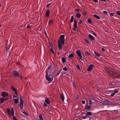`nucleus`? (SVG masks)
<instances>
[{"instance_id":"4c0bfd02","label":"nucleus","mask_w":120,"mask_h":120,"mask_svg":"<svg viewBox=\"0 0 120 120\" xmlns=\"http://www.w3.org/2000/svg\"><path fill=\"white\" fill-rule=\"evenodd\" d=\"M52 65H49V66L47 68V69L48 70H49V69H51L52 68Z\"/></svg>"},{"instance_id":"ea45409f","label":"nucleus","mask_w":120,"mask_h":120,"mask_svg":"<svg viewBox=\"0 0 120 120\" xmlns=\"http://www.w3.org/2000/svg\"><path fill=\"white\" fill-rule=\"evenodd\" d=\"M87 117L86 116H81V118L82 119H85L86 118H87Z\"/></svg>"},{"instance_id":"13d9d810","label":"nucleus","mask_w":120,"mask_h":120,"mask_svg":"<svg viewBox=\"0 0 120 120\" xmlns=\"http://www.w3.org/2000/svg\"><path fill=\"white\" fill-rule=\"evenodd\" d=\"M114 13H111L110 14V15L111 16H113Z\"/></svg>"},{"instance_id":"bb28decb","label":"nucleus","mask_w":120,"mask_h":120,"mask_svg":"<svg viewBox=\"0 0 120 120\" xmlns=\"http://www.w3.org/2000/svg\"><path fill=\"white\" fill-rule=\"evenodd\" d=\"M14 99V102H15V104H17L18 103V100L16 99L15 98Z\"/></svg>"},{"instance_id":"4d7b16f0","label":"nucleus","mask_w":120,"mask_h":120,"mask_svg":"<svg viewBox=\"0 0 120 120\" xmlns=\"http://www.w3.org/2000/svg\"><path fill=\"white\" fill-rule=\"evenodd\" d=\"M80 9H75V10L76 11L78 12H79V11Z\"/></svg>"},{"instance_id":"393cba45","label":"nucleus","mask_w":120,"mask_h":120,"mask_svg":"<svg viewBox=\"0 0 120 120\" xmlns=\"http://www.w3.org/2000/svg\"><path fill=\"white\" fill-rule=\"evenodd\" d=\"M92 115L91 112H87L86 114V116H88L89 115Z\"/></svg>"},{"instance_id":"09e8293b","label":"nucleus","mask_w":120,"mask_h":120,"mask_svg":"<svg viewBox=\"0 0 120 120\" xmlns=\"http://www.w3.org/2000/svg\"><path fill=\"white\" fill-rule=\"evenodd\" d=\"M13 120H18L16 117L15 116H14L13 117Z\"/></svg>"},{"instance_id":"338daca9","label":"nucleus","mask_w":120,"mask_h":120,"mask_svg":"<svg viewBox=\"0 0 120 120\" xmlns=\"http://www.w3.org/2000/svg\"><path fill=\"white\" fill-rule=\"evenodd\" d=\"M93 1H94L96 3H97L98 2V0H93Z\"/></svg>"},{"instance_id":"a18cd8bd","label":"nucleus","mask_w":120,"mask_h":120,"mask_svg":"<svg viewBox=\"0 0 120 120\" xmlns=\"http://www.w3.org/2000/svg\"><path fill=\"white\" fill-rule=\"evenodd\" d=\"M63 70L64 71H67L68 70V69L66 67H65L63 68Z\"/></svg>"},{"instance_id":"b1692460","label":"nucleus","mask_w":120,"mask_h":120,"mask_svg":"<svg viewBox=\"0 0 120 120\" xmlns=\"http://www.w3.org/2000/svg\"><path fill=\"white\" fill-rule=\"evenodd\" d=\"M81 14L79 13H77L76 14V17L77 18H79L80 17Z\"/></svg>"},{"instance_id":"7c9ffc66","label":"nucleus","mask_w":120,"mask_h":120,"mask_svg":"<svg viewBox=\"0 0 120 120\" xmlns=\"http://www.w3.org/2000/svg\"><path fill=\"white\" fill-rule=\"evenodd\" d=\"M23 103H20V108L22 109L23 108Z\"/></svg>"},{"instance_id":"774afa93","label":"nucleus","mask_w":120,"mask_h":120,"mask_svg":"<svg viewBox=\"0 0 120 120\" xmlns=\"http://www.w3.org/2000/svg\"><path fill=\"white\" fill-rule=\"evenodd\" d=\"M14 112H11V115L12 116H13L14 115Z\"/></svg>"},{"instance_id":"423d86ee","label":"nucleus","mask_w":120,"mask_h":120,"mask_svg":"<svg viewBox=\"0 0 120 120\" xmlns=\"http://www.w3.org/2000/svg\"><path fill=\"white\" fill-rule=\"evenodd\" d=\"M77 21L75 19H74V28H72V30L73 31H75L76 30V28L77 27Z\"/></svg>"},{"instance_id":"aec40b11","label":"nucleus","mask_w":120,"mask_h":120,"mask_svg":"<svg viewBox=\"0 0 120 120\" xmlns=\"http://www.w3.org/2000/svg\"><path fill=\"white\" fill-rule=\"evenodd\" d=\"M4 101V99L3 98H0V103H3Z\"/></svg>"},{"instance_id":"bf43d9fd","label":"nucleus","mask_w":120,"mask_h":120,"mask_svg":"<svg viewBox=\"0 0 120 120\" xmlns=\"http://www.w3.org/2000/svg\"><path fill=\"white\" fill-rule=\"evenodd\" d=\"M118 92V90H115L114 91V93H117Z\"/></svg>"},{"instance_id":"9d476101","label":"nucleus","mask_w":120,"mask_h":120,"mask_svg":"<svg viewBox=\"0 0 120 120\" xmlns=\"http://www.w3.org/2000/svg\"><path fill=\"white\" fill-rule=\"evenodd\" d=\"M11 88L12 90L15 92V94L16 95H17L18 94V91L15 88L13 87L12 86H11Z\"/></svg>"},{"instance_id":"f704fd0d","label":"nucleus","mask_w":120,"mask_h":120,"mask_svg":"<svg viewBox=\"0 0 120 120\" xmlns=\"http://www.w3.org/2000/svg\"><path fill=\"white\" fill-rule=\"evenodd\" d=\"M39 119L41 120H43V117H42V116L41 115H39Z\"/></svg>"},{"instance_id":"dca6fc26","label":"nucleus","mask_w":120,"mask_h":120,"mask_svg":"<svg viewBox=\"0 0 120 120\" xmlns=\"http://www.w3.org/2000/svg\"><path fill=\"white\" fill-rule=\"evenodd\" d=\"M50 11V10H49L46 11L45 16L47 17H48L49 16Z\"/></svg>"},{"instance_id":"473e14b6","label":"nucleus","mask_w":120,"mask_h":120,"mask_svg":"<svg viewBox=\"0 0 120 120\" xmlns=\"http://www.w3.org/2000/svg\"><path fill=\"white\" fill-rule=\"evenodd\" d=\"M109 68V67L107 68V67H105L104 68V69L107 72L108 71V70Z\"/></svg>"},{"instance_id":"2eb2a0df","label":"nucleus","mask_w":120,"mask_h":120,"mask_svg":"<svg viewBox=\"0 0 120 120\" xmlns=\"http://www.w3.org/2000/svg\"><path fill=\"white\" fill-rule=\"evenodd\" d=\"M5 47L6 49V50L7 51V53H9V51H8V50H9V49L10 48V46H9L7 44H6L5 45Z\"/></svg>"},{"instance_id":"cd10ccee","label":"nucleus","mask_w":120,"mask_h":120,"mask_svg":"<svg viewBox=\"0 0 120 120\" xmlns=\"http://www.w3.org/2000/svg\"><path fill=\"white\" fill-rule=\"evenodd\" d=\"M53 21V20H51L49 21V24L51 25L52 24Z\"/></svg>"},{"instance_id":"f3484780","label":"nucleus","mask_w":120,"mask_h":120,"mask_svg":"<svg viewBox=\"0 0 120 120\" xmlns=\"http://www.w3.org/2000/svg\"><path fill=\"white\" fill-rule=\"evenodd\" d=\"M6 111L7 112V113L9 115V116H11V113L10 110V109L8 108L7 109H6Z\"/></svg>"},{"instance_id":"f03ea898","label":"nucleus","mask_w":120,"mask_h":120,"mask_svg":"<svg viewBox=\"0 0 120 120\" xmlns=\"http://www.w3.org/2000/svg\"><path fill=\"white\" fill-rule=\"evenodd\" d=\"M112 76H114L115 78H120V71H118L117 72H114Z\"/></svg>"},{"instance_id":"a878e982","label":"nucleus","mask_w":120,"mask_h":120,"mask_svg":"<svg viewBox=\"0 0 120 120\" xmlns=\"http://www.w3.org/2000/svg\"><path fill=\"white\" fill-rule=\"evenodd\" d=\"M74 54L73 53H71L69 54L68 56V57H72L74 56Z\"/></svg>"},{"instance_id":"6ab92c4d","label":"nucleus","mask_w":120,"mask_h":120,"mask_svg":"<svg viewBox=\"0 0 120 120\" xmlns=\"http://www.w3.org/2000/svg\"><path fill=\"white\" fill-rule=\"evenodd\" d=\"M61 61L63 63H64L66 62L65 58L64 57H63L61 59Z\"/></svg>"},{"instance_id":"72a5a7b5","label":"nucleus","mask_w":120,"mask_h":120,"mask_svg":"<svg viewBox=\"0 0 120 120\" xmlns=\"http://www.w3.org/2000/svg\"><path fill=\"white\" fill-rule=\"evenodd\" d=\"M33 26L31 25H29V24H28L27 25V28L28 29H30V27L32 26Z\"/></svg>"},{"instance_id":"8fccbe9b","label":"nucleus","mask_w":120,"mask_h":120,"mask_svg":"<svg viewBox=\"0 0 120 120\" xmlns=\"http://www.w3.org/2000/svg\"><path fill=\"white\" fill-rule=\"evenodd\" d=\"M76 68L79 69L80 70V67L79 65H77Z\"/></svg>"},{"instance_id":"864d4df0","label":"nucleus","mask_w":120,"mask_h":120,"mask_svg":"<svg viewBox=\"0 0 120 120\" xmlns=\"http://www.w3.org/2000/svg\"><path fill=\"white\" fill-rule=\"evenodd\" d=\"M78 23H79V24H81V23L82 22V20H80L79 21V22H78Z\"/></svg>"},{"instance_id":"6e6d98bb","label":"nucleus","mask_w":120,"mask_h":120,"mask_svg":"<svg viewBox=\"0 0 120 120\" xmlns=\"http://www.w3.org/2000/svg\"><path fill=\"white\" fill-rule=\"evenodd\" d=\"M11 112H14V109L13 107H12L11 108Z\"/></svg>"},{"instance_id":"c85d7f7f","label":"nucleus","mask_w":120,"mask_h":120,"mask_svg":"<svg viewBox=\"0 0 120 120\" xmlns=\"http://www.w3.org/2000/svg\"><path fill=\"white\" fill-rule=\"evenodd\" d=\"M94 53L98 57H99L100 56V55L98 53H97V52H94Z\"/></svg>"},{"instance_id":"412c9836","label":"nucleus","mask_w":120,"mask_h":120,"mask_svg":"<svg viewBox=\"0 0 120 120\" xmlns=\"http://www.w3.org/2000/svg\"><path fill=\"white\" fill-rule=\"evenodd\" d=\"M93 16L96 19H100V18L99 16L97 15H96L94 14L93 15Z\"/></svg>"},{"instance_id":"c756f323","label":"nucleus","mask_w":120,"mask_h":120,"mask_svg":"<svg viewBox=\"0 0 120 120\" xmlns=\"http://www.w3.org/2000/svg\"><path fill=\"white\" fill-rule=\"evenodd\" d=\"M20 103H23V101L22 100V98H21V97H20Z\"/></svg>"},{"instance_id":"603ef678","label":"nucleus","mask_w":120,"mask_h":120,"mask_svg":"<svg viewBox=\"0 0 120 120\" xmlns=\"http://www.w3.org/2000/svg\"><path fill=\"white\" fill-rule=\"evenodd\" d=\"M91 32H92L93 33V34H94L96 36H97V34H96L93 31H92V30H91Z\"/></svg>"},{"instance_id":"58836bf2","label":"nucleus","mask_w":120,"mask_h":120,"mask_svg":"<svg viewBox=\"0 0 120 120\" xmlns=\"http://www.w3.org/2000/svg\"><path fill=\"white\" fill-rule=\"evenodd\" d=\"M85 54L87 56L88 55H90V54L87 52H85Z\"/></svg>"},{"instance_id":"052dcab7","label":"nucleus","mask_w":120,"mask_h":120,"mask_svg":"<svg viewBox=\"0 0 120 120\" xmlns=\"http://www.w3.org/2000/svg\"><path fill=\"white\" fill-rule=\"evenodd\" d=\"M101 51H105V50L104 48H102L101 49Z\"/></svg>"},{"instance_id":"0eeeda50","label":"nucleus","mask_w":120,"mask_h":120,"mask_svg":"<svg viewBox=\"0 0 120 120\" xmlns=\"http://www.w3.org/2000/svg\"><path fill=\"white\" fill-rule=\"evenodd\" d=\"M111 102L107 100H105L103 102L102 104L104 105H108L111 104Z\"/></svg>"},{"instance_id":"c03bdc74","label":"nucleus","mask_w":120,"mask_h":120,"mask_svg":"<svg viewBox=\"0 0 120 120\" xmlns=\"http://www.w3.org/2000/svg\"><path fill=\"white\" fill-rule=\"evenodd\" d=\"M116 14L119 15H120V11H116Z\"/></svg>"},{"instance_id":"f257e3e1","label":"nucleus","mask_w":120,"mask_h":120,"mask_svg":"<svg viewBox=\"0 0 120 120\" xmlns=\"http://www.w3.org/2000/svg\"><path fill=\"white\" fill-rule=\"evenodd\" d=\"M48 73L47 71H46L45 77L46 79L49 82H51L52 81L53 79V76L52 75L51 77L50 76V74L49 75L47 74Z\"/></svg>"},{"instance_id":"4468645a","label":"nucleus","mask_w":120,"mask_h":120,"mask_svg":"<svg viewBox=\"0 0 120 120\" xmlns=\"http://www.w3.org/2000/svg\"><path fill=\"white\" fill-rule=\"evenodd\" d=\"M88 37L90 40H95L94 38L92 35L90 34H88Z\"/></svg>"},{"instance_id":"5fc2aeb1","label":"nucleus","mask_w":120,"mask_h":120,"mask_svg":"<svg viewBox=\"0 0 120 120\" xmlns=\"http://www.w3.org/2000/svg\"><path fill=\"white\" fill-rule=\"evenodd\" d=\"M85 102L84 101L82 100V103L83 104H84L85 103Z\"/></svg>"},{"instance_id":"49530a36","label":"nucleus","mask_w":120,"mask_h":120,"mask_svg":"<svg viewBox=\"0 0 120 120\" xmlns=\"http://www.w3.org/2000/svg\"><path fill=\"white\" fill-rule=\"evenodd\" d=\"M84 40H85L86 42H87L88 43H90L89 41V40L86 39H85Z\"/></svg>"},{"instance_id":"1a4fd4ad","label":"nucleus","mask_w":120,"mask_h":120,"mask_svg":"<svg viewBox=\"0 0 120 120\" xmlns=\"http://www.w3.org/2000/svg\"><path fill=\"white\" fill-rule=\"evenodd\" d=\"M1 95L2 97H4L8 96V94L6 92L3 91L1 93Z\"/></svg>"},{"instance_id":"3c124183","label":"nucleus","mask_w":120,"mask_h":120,"mask_svg":"<svg viewBox=\"0 0 120 120\" xmlns=\"http://www.w3.org/2000/svg\"><path fill=\"white\" fill-rule=\"evenodd\" d=\"M115 93L114 92H112L111 94V96H113L114 94H115Z\"/></svg>"},{"instance_id":"de8ad7c7","label":"nucleus","mask_w":120,"mask_h":120,"mask_svg":"<svg viewBox=\"0 0 120 120\" xmlns=\"http://www.w3.org/2000/svg\"><path fill=\"white\" fill-rule=\"evenodd\" d=\"M82 14L83 15H86L87 14V13L84 12L82 13Z\"/></svg>"},{"instance_id":"4be33fe9","label":"nucleus","mask_w":120,"mask_h":120,"mask_svg":"<svg viewBox=\"0 0 120 120\" xmlns=\"http://www.w3.org/2000/svg\"><path fill=\"white\" fill-rule=\"evenodd\" d=\"M87 21L88 22L91 24H93V22L91 21V19L90 18L88 19L87 20Z\"/></svg>"},{"instance_id":"a19ab883","label":"nucleus","mask_w":120,"mask_h":120,"mask_svg":"<svg viewBox=\"0 0 120 120\" xmlns=\"http://www.w3.org/2000/svg\"><path fill=\"white\" fill-rule=\"evenodd\" d=\"M50 49L51 51V52H52V53L54 54V50L52 48H50Z\"/></svg>"},{"instance_id":"20e7f679","label":"nucleus","mask_w":120,"mask_h":120,"mask_svg":"<svg viewBox=\"0 0 120 120\" xmlns=\"http://www.w3.org/2000/svg\"><path fill=\"white\" fill-rule=\"evenodd\" d=\"M12 75L14 77H19L20 75L16 71H14L12 73Z\"/></svg>"},{"instance_id":"e2e57ef3","label":"nucleus","mask_w":120,"mask_h":120,"mask_svg":"<svg viewBox=\"0 0 120 120\" xmlns=\"http://www.w3.org/2000/svg\"><path fill=\"white\" fill-rule=\"evenodd\" d=\"M91 101V100H90V101L89 100V102H90L89 104H92V102Z\"/></svg>"},{"instance_id":"c9c22d12","label":"nucleus","mask_w":120,"mask_h":120,"mask_svg":"<svg viewBox=\"0 0 120 120\" xmlns=\"http://www.w3.org/2000/svg\"><path fill=\"white\" fill-rule=\"evenodd\" d=\"M61 70L60 69V70L58 71L57 72V73L56 74V75H57L58 76L59 75V74H60V72L61 71Z\"/></svg>"},{"instance_id":"6e6552de","label":"nucleus","mask_w":120,"mask_h":120,"mask_svg":"<svg viewBox=\"0 0 120 120\" xmlns=\"http://www.w3.org/2000/svg\"><path fill=\"white\" fill-rule=\"evenodd\" d=\"M107 72L110 74V75H112L113 74L114 72L113 71V69L109 67V68Z\"/></svg>"},{"instance_id":"a211bd4d","label":"nucleus","mask_w":120,"mask_h":120,"mask_svg":"<svg viewBox=\"0 0 120 120\" xmlns=\"http://www.w3.org/2000/svg\"><path fill=\"white\" fill-rule=\"evenodd\" d=\"M45 101L47 104H49L50 103V101L48 98H46L45 100Z\"/></svg>"},{"instance_id":"e433bc0d","label":"nucleus","mask_w":120,"mask_h":120,"mask_svg":"<svg viewBox=\"0 0 120 120\" xmlns=\"http://www.w3.org/2000/svg\"><path fill=\"white\" fill-rule=\"evenodd\" d=\"M90 108V106L88 105L85 108V109H86L88 110Z\"/></svg>"},{"instance_id":"79ce46f5","label":"nucleus","mask_w":120,"mask_h":120,"mask_svg":"<svg viewBox=\"0 0 120 120\" xmlns=\"http://www.w3.org/2000/svg\"><path fill=\"white\" fill-rule=\"evenodd\" d=\"M103 13L104 14H105L109 15L108 14H107V12L105 11H103Z\"/></svg>"},{"instance_id":"0e129e2a","label":"nucleus","mask_w":120,"mask_h":120,"mask_svg":"<svg viewBox=\"0 0 120 120\" xmlns=\"http://www.w3.org/2000/svg\"><path fill=\"white\" fill-rule=\"evenodd\" d=\"M50 4H49L47 5L46 6V7H49V6Z\"/></svg>"},{"instance_id":"f8f14e48","label":"nucleus","mask_w":120,"mask_h":120,"mask_svg":"<svg viewBox=\"0 0 120 120\" xmlns=\"http://www.w3.org/2000/svg\"><path fill=\"white\" fill-rule=\"evenodd\" d=\"M76 53L77 55L80 57V59H81L82 55L80 52V50H77L76 52Z\"/></svg>"},{"instance_id":"680f3d73","label":"nucleus","mask_w":120,"mask_h":120,"mask_svg":"<svg viewBox=\"0 0 120 120\" xmlns=\"http://www.w3.org/2000/svg\"><path fill=\"white\" fill-rule=\"evenodd\" d=\"M73 86L75 88H76V87L75 86L74 84V82H73Z\"/></svg>"},{"instance_id":"7ed1b4c3","label":"nucleus","mask_w":120,"mask_h":120,"mask_svg":"<svg viewBox=\"0 0 120 120\" xmlns=\"http://www.w3.org/2000/svg\"><path fill=\"white\" fill-rule=\"evenodd\" d=\"M64 35H62L60 36V40L62 44L64 45Z\"/></svg>"},{"instance_id":"9b49d317","label":"nucleus","mask_w":120,"mask_h":120,"mask_svg":"<svg viewBox=\"0 0 120 120\" xmlns=\"http://www.w3.org/2000/svg\"><path fill=\"white\" fill-rule=\"evenodd\" d=\"M94 66V65L93 64H91L89 66L88 68H87V70L88 71H91Z\"/></svg>"},{"instance_id":"37998d69","label":"nucleus","mask_w":120,"mask_h":120,"mask_svg":"<svg viewBox=\"0 0 120 120\" xmlns=\"http://www.w3.org/2000/svg\"><path fill=\"white\" fill-rule=\"evenodd\" d=\"M22 113L23 114H25V115H28L27 112H25V111H24V112H22Z\"/></svg>"},{"instance_id":"69168bd1","label":"nucleus","mask_w":120,"mask_h":120,"mask_svg":"<svg viewBox=\"0 0 120 120\" xmlns=\"http://www.w3.org/2000/svg\"><path fill=\"white\" fill-rule=\"evenodd\" d=\"M28 86H29V85H30V82H27V84H26V85H27H27H28Z\"/></svg>"},{"instance_id":"5701e85b","label":"nucleus","mask_w":120,"mask_h":120,"mask_svg":"<svg viewBox=\"0 0 120 120\" xmlns=\"http://www.w3.org/2000/svg\"><path fill=\"white\" fill-rule=\"evenodd\" d=\"M74 19V17L73 16H71L70 20V22H73Z\"/></svg>"},{"instance_id":"ddd939ff","label":"nucleus","mask_w":120,"mask_h":120,"mask_svg":"<svg viewBox=\"0 0 120 120\" xmlns=\"http://www.w3.org/2000/svg\"><path fill=\"white\" fill-rule=\"evenodd\" d=\"M60 98L61 99V100L62 101H64V96L63 93L60 94Z\"/></svg>"},{"instance_id":"2f4dec72","label":"nucleus","mask_w":120,"mask_h":120,"mask_svg":"<svg viewBox=\"0 0 120 120\" xmlns=\"http://www.w3.org/2000/svg\"><path fill=\"white\" fill-rule=\"evenodd\" d=\"M48 43L50 45V46L51 47H52L53 45L52 42H51L49 41Z\"/></svg>"},{"instance_id":"39448f33","label":"nucleus","mask_w":120,"mask_h":120,"mask_svg":"<svg viewBox=\"0 0 120 120\" xmlns=\"http://www.w3.org/2000/svg\"><path fill=\"white\" fill-rule=\"evenodd\" d=\"M57 44L59 50H61L62 49V45H61L62 44L60 43V40L59 39H58V40Z\"/></svg>"}]
</instances>
